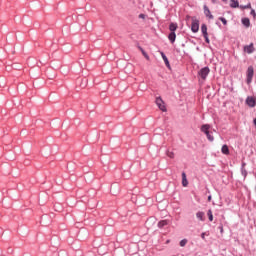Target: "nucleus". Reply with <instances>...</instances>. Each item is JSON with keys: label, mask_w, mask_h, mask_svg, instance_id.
Returning a JSON list of instances; mask_svg holds the SVG:
<instances>
[{"label": "nucleus", "mask_w": 256, "mask_h": 256, "mask_svg": "<svg viewBox=\"0 0 256 256\" xmlns=\"http://www.w3.org/2000/svg\"><path fill=\"white\" fill-rule=\"evenodd\" d=\"M221 151L223 155H229V146H227V144H224L221 148Z\"/></svg>", "instance_id": "dca6fc26"}, {"label": "nucleus", "mask_w": 256, "mask_h": 256, "mask_svg": "<svg viewBox=\"0 0 256 256\" xmlns=\"http://www.w3.org/2000/svg\"><path fill=\"white\" fill-rule=\"evenodd\" d=\"M250 15H252V16L254 17V19H255V17H256L255 9H252V10H251Z\"/></svg>", "instance_id": "c85d7f7f"}, {"label": "nucleus", "mask_w": 256, "mask_h": 256, "mask_svg": "<svg viewBox=\"0 0 256 256\" xmlns=\"http://www.w3.org/2000/svg\"><path fill=\"white\" fill-rule=\"evenodd\" d=\"M209 73H211V69H209V67H204V68H202V69H200L199 71H198V75H199V77L203 80V81H205V79H207V77L209 76Z\"/></svg>", "instance_id": "f03ea898"}, {"label": "nucleus", "mask_w": 256, "mask_h": 256, "mask_svg": "<svg viewBox=\"0 0 256 256\" xmlns=\"http://www.w3.org/2000/svg\"><path fill=\"white\" fill-rule=\"evenodd\" d=\"M205 235H209V234H207V232H203V233L201 234V239H203V241H205Z\"/></svg>", "instance_id": "c756f323"}, {"label": "nucleus", "mask_w": 256, "mask_h": 256, "mask_svg": "<svg viewBox=\"0 0 256 256\" xmlns=\"http://www.w3.org/2000/svg\"><path fill=\"white\" fill-rule=\"evenodd\" d=\"M242 25L244 27H249L251 25V21L249 20V18H243L242 19Z\"/></svg>", "instance_id": "a211bd4d"}, {"label": "nucleus", "mask_w": 256, "mask_h": 256, "mask_svg": "<svg viewBox=\"0 0 256 256\" xmlns=\"http://www.w3.org/2000/svg\"><path fill=\"white\" fill-rule=\"evenodd\" d=\"M207 216H208L209 221H213V211L208 210Z\"/></svg>", "instance_id": "412c9836"}, {"label": "nucleus", "mask_w": 256, "mask_h": 256, "mask_svg": "<svg viewBox=\"0 0 256 256\" xmlns=\"http://www.w3.org/2000/svg\"><path fill=\"white\" fill-rule=\"evenodd\" d=\"M255 75V69L253 66H249L246 71V83L247 85H251L253 83V77Z\"/></svg>", "instance_id": "f257e3e1"}, {"label": "nucleus", "mask_w": 256, "mask_h": 256, "mask_svg": "<svg viewBox=\"0 0 256 256\" xmlns=\"http://www.w3.org/2000/svg\"><path fill=\"white\" fill-rule=\"evenodd\" d=\"M169 225V220H162L158 222L159 229H163V227H167Z\"/></svg>", "instance_id": "f8f14e48"}, {"label": "nucleus", "mask_w": 256, "mask_h": 256, "mask_svg": "<svg viewBox=\"0 0 256 256\" xmlns=\"http://www.w3.org/2000/svg\"><path fill=\"white\" fill-rule=\"evenodd\" d=\"M246 105H248V107H251V108L255 107L256 106V99H255V97L248 96L246 98Z\"/></svg>", "instance_id": "39448f33"}, {"label": "nucleus", "mask_w": 256, "mask_h": 256, "mask_svg": "<svg viewBox=\"0 0 256 256\" xmlns=\"http://www.w3.org/2000/svg\"><path fill=\"white\" fill-rule=\"evenodd\" d=\"M161 57L166 65V67L170 68L171 64H169V59L167 58V56L165 55V53L161 52Z\"/></svg>", "instance_id": "9d476101"}, {"label": "nucleus", "mask_w": 256, "mask_h": 256, "mask_svg": "<svg viewBox=\"0 0 256 256\" xmlns=\"http://www.w3.org/2000/svg\"><path fill=\"white\" fill-rule=\"evenodd\" d=\"M240 9H251V3H248L245 6H240Z\"/></svg>", "instance_id": "393cba45"}, {"label": "nucleus", "mask_w": 256, "mask_h": 256, "mask_svg": "<svg viewBox=\"0 0 256 256\" xmlns=\"http://www.w3.org/2000/svg\"><path fill=\"white\" fill-rule=\"evenodd\" d=\"M218 229H219L221 235H223V233H224L223 224H220V225L218 226Z\"/></svg>", "instance_id": "bb28decb"}, {"label": "nucleus", "mask_w": 256, "mask_h": 256, "mask_svg": "<svg viewBox=\"0 0 256 256\" xmlns=\"http://www.w3.org/2000/svg\"><path fill=\"white\" fill-rule=\"evenodd\" d=\"M209 129H211V125H209V124H203V125L201 126V128H200V131L205 134V133H207V132L209 131Z\"/></svg>", "instance_id": "6e6552de"}, {"label": "nucleus", "mask_w": 256, "mask_h": 256, "mask_svg": "<svg viewBox=\"0 0 256 256\" xmlns=\"http://www.w3.org/2000/svg\"><path fill=\"white\" fill-rule=\"evenodd\" d=\"M188 240L187 239H182L179 243L180 247H185V245H187Z\"/></svg>", "instance_id": "4be33fe9"}, {"label": "nucleus", "mask_w": 256, "mask_h": 256, "mask_svg": "<svg viewBox=\"0 0 256 256\" xmlns=\"http://www.w3.org/2000/svg\"><path fill=\"white\" fill-rule=\"evenodd\" d=\"M203 37H204L206 43H208V44L211 43V40H209V34L206 36H203Z\"/></svg>", "instance_id": "cd10ccee"}, {"label": "nucleus", "mask_w": 256, "mask_h": 256, "mask_svg": "<svg viewBox=\"0 0 256 256\" xmlns=\"http://www.w3.org/2000/svg\"><path fill=\"white\" fill-rule=\"evenodd\" d=\"M224 3H226L227 0H222Z\"/></svg>", "instance_id": "f704fd0d"}, {"label": "nucleus", "mask_w": 256, "mask_h": 256, "mask_svg": "<svg viewBox=\"0 0 256 256\" xmlns=\"http://www.w3.org/2000/svg\"><path fill=\"white\" fill-rule=\"evenodd\" d=\"M139 19H145V14H139Z\"/></svg>", "instance_id": "7c9ffc66"}, {"label": "nucleus", "mask_w": 256, "mask_h": 256, "mask_svg": "<svg viewBox=\"0 0 256 256\" xmlns=\"http://www.w3.org/2000/svg\"><path fill=\"white\" fill-rule=\"evenodd\" d=\"M201 33H202L203 37L209 35V33L207 32V24L201 25Z\"/></svg>", "instance_id": "4468645a"}, {"label": "nucleus", "mask_w": 256, "mask_h": 256, "mask_svg": "<svg viewBox=\"0 0 256 256\" xmlns=\"http://www.w3.org/2000/svg\"><path fill=\"white\" fill-rule=\"evenodd\" d=\"M208 201H211V196H208Z\"/></svg>", "instance_id": "72a5a7b5"}, {"label": "nucleus", "mask_w": 256, "mask_h": 256, "mask_svg": "<svg viewBox=\"0 0 256 256\" xmlns=\"http://www.w3.org/2000/svg\"><path fill=\"white\" fill-rule=\"evenodd\" d=\"M246 165H247V163L242 162L241 169H245V166H246Z\"/></svg>", "instance_id": "2f4dec72"}, {"label": "nucleus", "mask_w": 256, "mask_h": 256, "mask_svg": "<svg viewBox=\"0 0 256 256\" xmlns=\"http://www.w3.org/2000/svg\"><path fill=\"white\" fill-rule=\"evenodd\" d=\"M196 217L197 219H199V221H205V212H201V211L197 212Z\"/></svg>", "instance_id": "ddd939ff"}, {"label": "nucleus", "mask_w": 256, "mask_h": 256, "mask_svg": "<svg viewBox=\"0 0 256 256\" xmlns=\"http://www.w3.org/2000/svg\"><path fill=\"white\" fill-rule=\"evenodd\" d=\"M219 21H221L223 23V25H227V19L220 17Z\"/></svg>", "instance_id": "a878e982"}, {"label": "nucleus", "mask_w": 256, "mask_h": 256, "mask_svg": "<svg viewBox=\"0 0 256 256\" xmlns=\"http://www.w3.org/2000/svg\"><path fill=\"white\" fill-rule=\"evenodd\" d=\"M253 123H254V125H255V127H256V118L253 120Z\"/></svg>", "instance_id": "473e14b6"}, {"label": "nucleus", "mask_w": 256, "mask_h": 256, "mask_svg": "<svg viewBox=\"0 0 256 256\" xmlns=\"http://www.w3.org/2000/svg\"><path fill=\"white\" fill-rule=\"evenodd\" d=\"M141 49V52L143 54V56L145 57V59H147V61H149V54L147 52H145V50H143L142 48Z\"/></svg>", "instance_id": "5701e85b"}, {"label": "nucleus", "mask_w": 256, "mask_h": 256, "mask_svg": "<svg viewBox=\"0 0 256 256\" xmlns=\"http://www.w3.org/2000/svg\"><path fill=\"white\" fill-rule=\"evenodd\" d=\"M182 185L183 187H187V185H189V181H187V174H185V172L182 173Z\"/></svg>", "instance_id": "9b49d317"}, {"label": "nucleus", "mask_w": 256, "mask_h": 256, "mask_svg": "<svg viewBox=\"0 0 256 256\" xmlns=\"http://www.w3.org/2000/svg\"><path fill=\"white\" fill-rule=\"evenodd\" d=\"M177 23H170L169 25V31H171V33H175V31H177Z\"/></svg>", "instance_id": "2eb2a0df"}, {"label": "nucleus", "mask_w": 256, "mask_h": 256, "mask_svg": "<svg viewBox=\"0 0 256 256\" xmlns=\"http://www.w3.org/2000/svg\"><path fill=\"white\" fill-rule=\"evenodd\" d=\"M204 15L208 17V19H214L213 14H211V10H209L207 5H204Z\"/></svg>", "instance_id": "0eeeda50"}, {"label": "nucleus", "mask_w": 256, "mask_h": 256, "mask_svg": "<svg viewBox=\"0 0 256 256\" xmlns=\"http://www.w3.org/2000/svg\"><path fill=\"white\" fill-rule=\"evenodd\" d=\"M156 105L160 109V111H163L164 113L167 111V107H165V102L161 97L156 98Z\"/></svg>", "instance_id": "20e7f679"}, {"label": "nucleus", "mask_w": 256, "mask_h": 256, "mask_svg": "<svg viewBox=\"0 0 256 256\" xmlns=\"http://www.w3.org/2000/svg\"><path fill=\"white\" fill-rule=\"evenodd\" d=\"M167 157H169L170 159H174L175 158V153L171 152V151H167L166 152Z\"/></svg>", "instance_id": "aec40b11"}, {"label": "nucleus", "mask_w": 256, "mask_h": 256, "mask_svg": "<svg viewBox=\"0 0 256 256\" xmlns=\"http://www.w3.org/2000/svg\"><path fill=\"white\" fill-rule=\"evenodd\" d=\"M205 135H206L208 141H210L211 143H213V141H215V137H213V136L211 135V132H210V131H208L207 133H205Z\"/></svg>", "instance_id": "6ab92c4d"}, {"label": "nucleus", "mask_w": 256, "mask_h": 256, "mask_svg": "<svg viewBox=\"0 0 256 256\" xmlns=\"http://www.w3.org/2000/svg\"><path fill=\"white\" fill-rule=\"evenodd\" d=\"M241 173L244 176V179L247 177V170L245 168H241Z\"/></svg>", "instance_id": "b1692460"}, {"label": "nucleus", "mask_w": 256, "mask_h": 256, "mask_svg": "<svg viewBox=\"0 0 256 256\" xmlns=\"http://www.w3.org/2000/svg\"><path fill=\"white\" fill-rule=\"evenodd\" d=\"M191 31L192 33L199 32V20L196 19L195 17H192Z\"/></svg>", "instance_id": "7ed1b4c3"}, {"label": "nucleus", "mask_w": 256, "mask_h": 256, "mask_svg": "<svg viewBox=\"0 0 256 256\" xmlns=\"http://www.w3.org/2000/svg\"><path fill=\"white\" fill-rule=\"evenodd\" d=\"M230 7H231L232 9H237V7H239V1H237V0H231V2H230Z\"/></svg>", "instance_id": "f3484780"}, {"label": "nucleus", "mask_w": 256, "mask_h": 256, "mask_svg": "<svg viewBox=\"0 0 256 256\" xmlns=\"http://www.w3.org/2000/svg\"><path fill=\"white\" fill-rule=\"evenodd\" d=\"M244 51L245 53H248V55H251V53L255 52V46H253V43H251L250 45H246L244 46Z\"/></svg>", "instance_id": "423d86ee"}, {"label": "nucleus", "mask_w": 256, "mask_h": 256, "mask_svg": "<svg viewBox=\"0 0 256 256\" xmlns=\"http://www.w3.org/2000/svg\"><path fill=\"white\" fill-rule=\"evenodd\" d=\"M168 39L170 43H175V39H177V34H175V32H170V34L168 35Z\"/></svg>", "instance_id": "1a4fd4ad"}]
</instances>
